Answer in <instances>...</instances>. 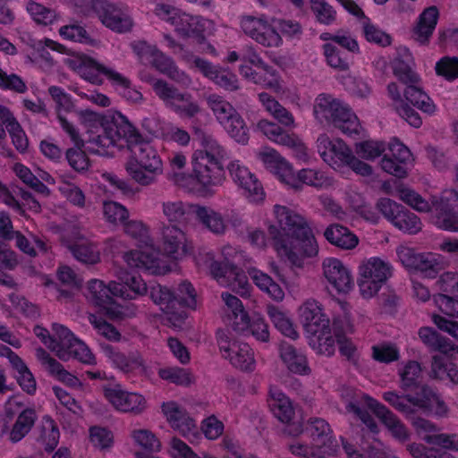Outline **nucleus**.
Returning a JSON list of instances; mask_svg holds the SVG:
<instances>
[{"mask_svg":"<svg viewBox=\"0 0 458 458\" xmlns=\"http://www.w3.org/2000/svg\"><path fill=\"white\" fill-rule=\"evenodd\" d=\"M126 147L131 152V157L125 165L129 175L142 186L155 183L164 172L157 150L143 138L135 126Z\"/></svg>","mask_w":458,"mask_h":458,"instance_id":"nucleus-1","label":"nucleus"},{"mask_svg":"<svg viewBox=\"0 0 458 458\" xmlns=\"http://www.w3.org/2000/svg\"><path fill=\"white\" fill-rule=\"evenodd\" d=\"M74 69L82 79L93 85H103L105 77L128 101L138 103L143 99L142 94L132 86L127 77L91 56H80L75 62Z\"/></svg>","mask_w":458,"mask_h":458,"instance_id":"nucleus-2","label":"nucleus"},{"mask_svg":"<svg viewBox=\"0 0 458 458\" xmlns=\"http://www.w3.org/2000/svg\"><path fill=\"white\" fill-rule=\"evenodd\" d=\"M52 330L56 338L51 336L48 330L41 326H35L34 334L47 345L56 356L68 360L71 358L77 359L85 364H95L96 358L87 345L76 338L73 334L63 325L54 323Z\"/></svg>","mask_w":458,"mask_h":458,"instance_id":"nucleus-3","label":"nucleus"},{"mask_svg":"<svg viewBox=\"0 0 458 458\" xmlns=\"http://www.w3.org/2000/svg\"><path fill=\"white\" fill-rule=\"evenodd\" d=\"M131 131H134V125L129 120L118 113L110 121L102 123L94 130L88 131L89 137L88 150L90 153L105 156L108 154L110 147L126 146Z\"/></svg>","mask_w":458,"mask_h":458,"instance_id":"nucleus-4","label":"nucleus"},{"mask_svg":"<svg viewBox=\"0 0 458 458\" xmlns=\"http://www.w3.org/2000/svg\"><path fill=\"white\" fill-rule=\"evenodd\" d=\"M315 118L322 124H332L344 134H358L360 128L358 117L352 110L331 95L320 94L313 107Z\"/></svg>","mask_w":458,"mask_h":458,"instance_id":"nucleus-5","label":"nucleus"},{"mask_svg":"<svg viewBox=\"0 0 458 458\" xmlns=\"http://www.w3.org/2000/svg\"><path fill=\"white\" fill-rule=\"evenodd\" d=\"M268 234L277 253L286 257L293 263H295L300 256L313 257L318 252V246L310 225L306 233L284 237L278 227L271 225L268 227Z\"/></svg>","mask_w":458,"mask_h":458,"instance_id":"nucleus-6","label":"nucleus"},{"mask_svg":"<svg viewBox=\"0 0 458 458\" xmlns=\"http://www.w3.org/2000/svg\"><path fill=\"white\" fill-rule=\"evenodd\" d=\"M150 84L155 94L165 106L180 116L192 118L200 113V106L191 99V94L182 93L163 79H152Z\"/></svg>","mask_w":458,"mask_h":458,"instance_id":"nucleus-7","label":"nucleus"},{"mask_svg":"<svg viewBox=\"0 0 458 458\" xmlns=\"http://www.w3.org/2000/svg\"><path fill=\"white\" fill-rule=\"evenodd\" d=\"M358 285L360 294L373 297L392 275V267L379 258H370L359 267Z\"/></svg>","mask_w":458,"mask_h":458,"instance_id":"nucleus-8","label":"nucleus"},{"mask_svg":"<svg viewBox=\"0 0 458 458\" xmlns=\"http://www.w3.org/2000/svg\"><path fill=\"white\" fill-rule=\"evenodd\" d=\"M216 338L223 357L228 359L233 367L243 371L254 369V353L248 344L240 343L231 332L221 329L216 332Z\"/></svg>","mask_w":458,"mask_h":458,"instance_id":"nucleus-9","label":"nucleus"},{"mask_svg":"<svg viewBox=\"0 0 458 458\" xmlns=\"http://www.w3.org/2000/svg\"><path fill=\"white\" fill-rule=\"evenodd\" d=\"M90 8L103 25L115 32H128L132 28L133 22L129 13L114 2L91 0Z\"/></svg>","mask_w":458,"mask_h":458,"instance_id":"nucleus-10","label":"nucleus"},{"mask_svg":"<svg viewBox=\"0 0 458 458\" xmlns=\"http://www.w3.org/2000/svg\"><path fill=\"white\" fill-rule=\"evenodd\" d=\"M433 221L441 229L458 232V192L445 191L440 197H432Z\"/></svg>","mask_w":458,"mask_h":458,"instance_id":"nucleus-11","label":"nucleus"},{"mask_svg":"<svg viewBox=\"0 0 458 458\" xmlns=\"http://www.w3.org/2000/svg\"><path fill=\"white\" fill-rule=\"evenodd\" d=\"M241 28L247 36L263 47H277L282 44L281 36L264 15L242 16Z\"/></svg>","mask_w":458,"mask_h":458,"instance_id":"nucleus-12","label":"nucleus"},{"mask_svg":"<svg viewBox=\"0 0 458 458\" xmlns=\"http://www.w3.org/2000/svg\"><path fill=\"white\" fill-rule=\"evenodd\" d=\"M301 432L306 434L310 439L312 445L320 449L328 455L334 454L337 451V441L333 436V431L327 420L322 418H310L303 423Z\"/></svg>","mask_w":458,"mask_h":458,"instance_id":"nucleus-13","label":"nucleus"},{"mask_svg":"<svg viewBox=\"0 0 458 458\" xmlns=\"http://www.w3.org/2000/svg\"><path fill=\"white\" fill-rule=\"evenodd\" d=\"M191 295L187 299H174V293L169 288L160 284L152 285L149 288V297L161 310L168 314L169 320L183 321L187 314L184 310H177V307L192 306L194 301Z\"/></svg>","mask_w":458,"mask_h":458,"instance_id":"nucleus-14","label":"nucleus"},{"mask_svg":"<svg viewBox=\"0 0 458 458\" xmlns=\"http://www.w3.org/2000/svg\"><path fill=\"white\" fill-rule=\"evenodd\" d=\"M227 169L232 180L243 191L244 196L250 202L258 203L264 199L265 193L261 183L247 166L235 160L228 165Z\"/></svg>","mask_w":458,"mask_h":458,"instance_id":"nucleus-15","label":"nucleus"},{"mask_svg":"<svg viewBox=\"0 0 458 458\" xmlns=\"http://www.w3.org/2000/svg\"><path fill=\"white\" fill-rule=\"evenodd\" d=\"M192 160L193 173L197 181L206 189L222 185L225 179L222 160H211L202 154Z\"/></svg>","mask_w":458,"mask_h":458,"instance_id":"nucleus-16","label":"nucleus"},{"mask_svg":"<svg viewBox=\"0 0 458 458\" xmlns=\"http://www.w3.org/2000/svg\"><path fill=\"white\" fill-rule=\"evenodd\" d=\"M323 276L338 293H348L354 286L350 270L335 258H327L322 263Z\"/></svg>","mask_w":458,"mask_h":458,"instance_id":"nucleus-17","label":"nucleus"},{"mask_svg":"<svg viewBox=\"0 0 458 458\" xmlns=\"http://www.w3.org/2000/svg\"><path fill=\"white\" fill-rule=\"evenodd\" d=\"M301 321L305 330L313 335L329 332V318L323 313L321 305L313 299L307 300L299 309Z\"/></svg>","mask_w":458,"mask_h":458,"instance_id":"nucleus-18","label":"nucleus"},{"mask_svg":"<svg viewBox=\"0 0 458 458\" xmlns=\"http://www.w3.org/2000/svg\"><path fill=\"white\" fill-rule=\"evenodd\" d=\"M88 298L107 312V307L113 304L114 296L121 298H131L132 295L127 293L126 285L120 283L111 282L108 286L100 280H91L88 286Z\"/></svg>","mask_w":458,"mask_h":458,"instance_id":"nucleus-19","label":"nucleus"},{"mask_svg":"<svg viewBox=\"0 0 458 458\" xmlns=\"http://www.w3.org/2000/svg\"><path fill=\"white\" fill-rule=\"evenodd\" d=\"M102 350L112 365L123 373L140 371L146 374L148 367L139 352L124 353L111 344H103Z\"/></svg>","mask_w":458,"mask_h":458,"instance_id":"nucleus-20","label":"nucleus"},{"mask_svg":"<svg viewBox=\"0 0 458 458\" xmlns=\"http://www.w3.org/2000/svg\"><path fill=\"white\" fill-rule=\"evenodd\" d=\"M317 148L320 157L334 169L344 165L352 150L339 139L330 140L327 134H321L317 140Z\"/></svg>","mask_w":458,"mask_h":458,"instance_id":"nucleus-21","label":"nucleus"},{"mask_svg":"<svg viewBox=\"0 0 458 458\" xmlns=\"http://www.w3.org/2000/svg\"><path fill=\"white\" fill-rule=\"evenodd\" d=\"M361 398L366 402L367 405L374 411L377 417L388 428L392 436L401 443H405L410 438V434L404 424L384 404L377 400L362 395Z\"/></svg>","mask_w":458,"mask_h":458,"instance_id":"nucleus-22","label":"nucleus"},{"mask_svg":"<svg viewBox=\"0 0 458 458\" xmlns=\"http://www.w3.org/2000/svg\"><path fill=\"white\" fill-rule=\"evenodd\" d=\"M105 397L113 406L123 412L140 413L146 406L145 398L137 394L124 391L120 386L104 389Z\"/></svg>","mask_w":458,"mask_h":458,"instance_id":"nucleus-23","label":"nucleus"},{"mask_svg":"<svg viewBox=\"0 0 458 458\" xmlns=\"http://www.w3.org/2000/svg\"><path fill=\"white\" fill-rule=\"evenodd\" d=\"M160 241L166 256L179 259L186 254V236L182 226L163 224L160 227Z\"/></svg>","mask_w":458,"mask_h":458,"instance_id":"nucleus-24","label":"nucleus"},{"mask_svg":"<svg viewBox=\"0 0 458 458\" xmlns=\"http://www.w3.org/2000/svg\"><path fill=\"white\" fill-rule=\"evenodd\" d=\"M274 213L280 227L278 229L284 237H294L298 233L308 232L307 220L296 211L285 206L276 205Z\"/></svg>","mask_w":458,"mask_h":458,"instance_id":"nucleus-25","label":"nucleus"},{"mask_svg":"<svg viewBox=\"0 0 458 458\" xmlns=\"http://www.w3.org/2000/svg\"><path fill=\"white\" fill-rule=\"evenodd\" d=\"M62 243L81 263L96 264L100 260L99 251L97 247L78 232L72 233V239H68L66 235H64L62 237Z\"/></svg>","mask_w":458,"mask_h":458,"instance_id":"nucleus-26","label":"nucleus"},{"mask_svg":"<svg viewBox=\"0 0 458 458\" xmlns=\"http://www.w3.org/2000/svg\"><path fill=\"white\" fill-rule=\"evenodd\" d=\"M162 411L172 428L178 430L183 437L195 436L198 429L195 420L179 404L175 402L164 403Z\"/></svg>","mask_w":458,"mask_h":458,"instance_id":"nucleus-27","label":"nucleus"},{"mask_svg":"<svg viewBox=\"0 0 458 458\" xmlns=\"http://www.w3.org/2000/svg\"><path fill=\"white\" fill-rule=\"evenodd\" d=\"M149 63L159 72L167 76L177 84L184 88H188L191 85L192 81L191 77L185 72L179 69L174 61L158 48L155 51Z\"/></svg>","mask_w":458,"mask_h":458,"instance_id":"nucleus-28","label":"nucleus"},{"mask_svg":"<svg viewBox=\"0 0 458 458\" xmlns=\"http://www.w3.org/2000/svg\"><path fill=\"white\" fill-rule=\"evenodd\" d=\"M257 129L277 144L295 148L300 152L304 150V145L295 134H289L273 122L266 119L260 120L257 123Z\"/></svg>","mask_w":458,"mask_h":458,"instance_id":"nucleus-29","label":"nucleus"},{"mask_svg":"<svg viewBox=\"0 0 458 458\" xmlns=\"http://www.w3.org/2000/svg\"><path fill=\"white\" fill-rule=\"evenodd\" d=\"M195 139L200 143L202 149L193 153L192 160H197L200 153L211 160H223L226 155L225 149L215 137L202 128L196 127L193 130Z\"/></svg>","mask_w":458,"mask_h":458,"instance_id":"nucleus-30","label":"nucleus"},{"mask_svg":"<svg viewBox=\"0 0 458 458\" xmlns=\"http://www.w3.org/2000/svg\"><path fill=\"white\" fill-rule=\"evenodd\" d=\"M439 13L436 6H429L419 15L416 26L412 30L413 38L420 44H427L437 24Z\"/></svg>","mask_w":458,"mask_h":458,"instance_id":"nucleus-31","label":"nucleus"},{"mask_svg":"<svg viewBox=\"0 0 458 458\" xmlns=\"http://www.w3.org/2000/svg\"><path fill=\"white\" fill-rule=\"evenodd\" d=\"M196 206H191L181 200H167L162 203V212L172 225L183 226L191 218Z\"/></svg>","mask_w":458,"mask_h":458,"instance_id":"nucleus-32","label":"nucleus"},{"mask_svg":"<svg viewBox=\"0 0 458 458\" xmlns=\"http://www.w3.org/2000/svg\"><path fill=\"white\" fill-rule=\"evenodd\" d=\"M279 350L282 360L292 373L298 375H309L310 373L306 356L294 346L283 342Z\"/></svg>","mask_w":458,"mask_h":458,"instance_id":"nucleus-33","label":"nucleus"},{"mask_svg":"<svg viewBox=\"0 0 458 458\" xmlns=\"http://www.w3.org/2000/svg\"><path fill=\"white\" fill-rule=\"evenodd\" d=\"M415 395L406 394L407 401L413 406L424 409H433L437 406L436 412L443 415L446 412V406L441 401L438 395L428 386L420 383V387L416 390Z\"/></svg>","mask_w":458,"mask_h":458,"instance_id":"nucleus-34","label":"nucleus"},{"mask_svg":"<svg viewBox=\"0 0 458 458\" xmlns=\"http://www.w3.org/2000/svg\"><path fill=\"white\" fill-rule=\"evenodd\" d=\"M325 238L333 245L343 250H352L359 243L358 237L347 227L334 224L324 232Z\"/></svg>","mask_w":458,"mask_h":458,"instance_id":"nucleus-35","label":"nucleus"},{"mask_svg":"<svg viewBox=\"0 0 458 458\" xmlns=\"http://www.w3.org/2000/svg\"><path fill=\"white\" fill-rule=\"evenodd\" d=\"M123 259L131 268L156 272L158 267L157 254L149 250H131L123 255Z\"/></svg>","mask_w":458,"mask_h":458,"instance_id":"nucleus-36","label":"nucleus"},{"mask_svg":"<svg viewBox=\"0 0 458 458\" xmlns=\"http://www.w3.org/2000/svg\"><path fill=\"white\" fill-rule=\"evenodd\" d=\"M210 272L216 278L227 277L238 282L239 286L242 288L241 294L248 293L249 283L244 273L236 266L230 263L223 264L218 261H213L210 264Z\"/></svg>","mask_w":458,"mask_h":458,"instance_id":"nucleus-37","label":"nucleus"},{"mask_svg":"<svg viewBox=\"0 0 458 458\" xmlns=\"http://www.w3.org/2000/svg\"><path fill=\"white\" fill-rule=\"evenodd\" d=\"M394 74L404 84H419L420 78L412 69V57L408 50L393 62Z\"/></svg>","mask_w":458,"mask_h":458,"instance_id":"nucleus-38","label":"nucleus"},{"mask_svg":"<svg viewBox=\"0 0 458 458\" xmlns=\"http://www.w3.org/2000/svg\"><path fill=\"white\" fill-rule=\"evenodd\" d=\"M268 406L280 421L284 423L290 422L294 415L293 407L289 398L278 390H270V398Z\"/></svg>","mask_w":458,"mask_h":458,"instance_id":"nucleus-39","label":"nucleus"},{"mask_svg":"<svg viewBox=\"0 0 458 458\" xmlns=\"http://www.w3.org/2000/svg\"><path fill=\"white\" fill-rule=\"evenodd\" d=\"M259 99L266 110L281 124L285 127H294V118L291 112L284 107L277 100L266 92L259 94Z\"/></svg>","mask_w":458,"mask_h":458,"instance_id":"nucleus-40","label":"nucleus"},{"mask_svg":"<svg viewBox=\"0 0 458 458\" xmlns=\"http://www.w3.org/2000/svg\"><path fill=\"white\" fill-rule=\"evenodd\" d=\"M205 99L208 107L221 125L239 113L229 101L218 94H209Z\"/></svg>","mask_w":458,"mask_h":458,"instance_id":"nucleus-41","label":"nucleus"},{"mask_svg":"<svg viewBox=\"0 0 458 458\" xmlns=\"http://www.w3.org/2000/svg\"><path fill=\"white\" fill-rule=\"evenodd\" d=\"M38 419L34 409L22 410L17 416L12 429L9 431V438L13 443H17L25 437L33 428Z\"/></svg>","mask_w":458,"mask_h":458,"instance_id":"nucleus-42","label":"nucleus"},{"mask_svg":"<svg viewBox=\"0 0 458 458\" xmlns=\"http://www.w3.org/2000/svg\"><path fill=\"white\" fill-rule=\"evenodd\" d=\"M333 329L341 354L348 360L352 359L356 348L351 340L345 336V334L352 332L351 324L346 318L335 320Z\"/></svg>","mask_w":458,"mask_h":458,"instance_id":"nucleus-43","label":"nucleus"},{"mask_svg":"<svg viewBox=\"0 0 458 458\" xmlns=\"http://www.w3.org/2000/svg\"><path fill=\"white\" fill-rule=\"evenodd\" d=\"M194 214L198 220L213 233L221 235L225 233L226 225L220 213L207 207L196 206Z\"/></svg>","mask_w":458,"mask_h":458,"instance_id":"nucleus-44","label":"nucleus"},{"mask_svg":"<svg viewBox=\"0 0 458 458\" xmlns=\"http://www.w3.org/2000/svg\"><path fill=\"white\" fill-rule=\"evenodd\" d=\"M221 297L226 306L232 310L233 316L232 327L233 331L238 333L244 332L249 325V316L244 310L242 301L229 293H222Z\"/></svg>","mask_w":458,"mask_h":458,"instance_id":"nucleus-45","label":"nucleus"},{"mask_svg":"<svg viewBox=\"0 0 458 458\" xmlns=\"http://www.w3.org/2000/svg\"><path fill=\"white\" fill-rule=\"evenodd\" d=\"M419 336L425 345L433 351L449 354L454 351V345L431 327H421Z\"/></svg>","mask_w":458,"mask_h":458,"instance_id":"nucleus-46","label":"nucleus"},{"mask_svg":"<svg viewBox=\"0 0 458 458\" xmlns=\"http://www.w3.org/2000/svg\"><path fill=\"white\" fill-rule=\"evenodd\" d=\"M405 99L413 106L427 114H433L436 106L428 94L418 84H409L404 89Z\"/></svg>","mask_w":458,"mask_h":458,"instance_id":"nucleus-47","label":"nucleus"},{"mask_svg":"<svg viewBox=\"0 0 458 458\" xmlns=\"http://www.w3.org/2000/svg\"><path fill=\"white\" fill-rule=\"evenodd\" d=\"M250 276L255 284L263 292H266L275 301H282L284 293L281 286L273 281V279L267 274L252 268L249 271Z\"/></svg>","mask_w":458,"mask_h":458,"instance_id":"nucleus-48","label":"nucleus"},{"mask_svg":"<svg viewBox=\"0 0 458 458\" xmlns=\"http://www.w3.org/2000/svg\"><path fill=\"white\" fill-rule=\"evenodd\" d=\"M401 387L404 391H415L421 383L422 372L420 364L415 360H409L400 372Z\"/></svg>","mask_w":458,"mask_h":458,"instance_id":"nucleus-49","label":"nucleus"},{"mask_svg":"<svg viewBox=\"0 0 458 458\" xmlns=\"http://www.w3.org/2000/svg\"><path fill=\"white\" fill-rule=\"evenodd\" d=\"M267 314L274 326L285 336L291 339H296L298 333L293 327L291 320L277 307L268 305L267 307Z\"/></svg>","mask_w":458,"mask_h":458,"instance_id":"nucleus-50","label":"nucleus"},{"mask_svg":"<svg viewBox=\"0 0 458 458\" xmlns=\"http://www.w3.org/2000/svg\"><path fill=\"white\" fill-rule=\"evenodd\" d=\"M226 132L238 143L245 145L248 143L250 135L249 129L242 115L237 113L234 116L228 119V122L223 123Z\"/></svg>","mask_w":458,"mask_h":458,"instance_id":"nucleus-51","label":"nucleus"},{"mask_svg":"<svg viewBox=\"0 0 458 458\" xmlns=\"http://www.w3.org/2000/svg\"><path fill=\"white\" fill-rule=\"evenodd\" d=\"M59 429L55 420L50 416H44L42 419L40 438L45 445V450L52 452L59 441Z\"/></svg>","mask_w":458,"mask_h":458,"instance_id":"nucleus-52","label":"nucleus"},{"mask_svg":"<svg viewBox=\"0 0 458 458\" xmlns=\"http://www.w3.org/2000/svg\"><path fill=\"white\" fill-rule=\"evenodd\" d=\"M361 26L363 35L367 41L380 47H387L391 44L390 35L372 23L369 18L364 16L361 21Z\"/></svg>","mask_w":458,"mask_h":458,"instance_id":"nucleus-53","label":"nucleus"},{"mask_svg":"<svg viewBox=\"0 0 458 458\" xmlns=\"http://www.w3.org/2000/svg\"><path fill=\"white\" fill-rule=\"evenodd\" d=\"M395 219L394 225L403 233L415 234L422 229L420 218L404 207Z\"/></svg>","mask_w":458,"mask_h":458,"instance_id":"nucleus-54","label":"nucleus"},{"mask_svg":"<svg viewBox=\"0 0 458 458\" xmlns=\"http://www.w3.org/2000/svg\"><path fill=\"white\" fill-rule=\"evenodd\" d=\"M295 178H298L299 182L296 185L293 186L294 190H301L303 183L315 188H322L328 183L325 174L315 169H301L298 172Z\"/></svg>","mask_w":458,"mask_h":458,"instance_id":"nucleus-55","label":"nucleus"},{"mask_svg":"<svg viewBox=\"0 0 458 458\" xmlns=\"http://www.w3.org/2000/svg\"><path fill=\"white\" fill-rule=\"evenodd\" d=\"M322 47L327 63L329 66L342 72L349 69L347 55L336 46L332 43H326Z\"/></svg>","mask_w":458,"mask_h":458,"instance_id":"nucleus-56","label":"nucleus"},{"mask_svg":"<svg viewBox=\"0 0 458 458\" xmlns=\"http://www.w3.org/2000/svg\"><path fill=\"white\" fill-rule=\"evenodd\" d=\"M442 269L440 258L436 254L428 252L421 253L415 270L420 272L426 277L435 278Z\"/></svg>","mask_w":458,"mask_h":458,"instance_id":"nucleus-57","label":"nucleus"},{"mask_svg":"<svg viewBox=\"0 0 458 458\" xmlns=\"http://www.w3.org/2000/svg\"><path fill=\"white\" fill-rule=\"evenodd\" d=\"M158 376L164 380L179 386H190L193 382V377L187 369L176 366L160 369Z\"/></svg>","mask_w":458,"mask_h":458,"instance_id":"nucleus-58","label":"nucleus"},{"mask_svg":"<svg viewBox=\"0 0 458 458\" xmlns=\"http://www.w3.org/2000/svg\"><path fill=\"white\" fill-rule=\"evenodd\" d=\"M399 198L407 205L419 212H433L432 202L429 203L415 191L409 188L398 190Z\"/></svg>","mask_w":458,"mask_h":458,"instance_id":"nucleus-59","label":"nucleus"},{"mask_svg":"<svg viewBox=\"0 0 458 458\" xmlns=\"http://www.w3.org/2000/svg\"><path fill=\"white\" fill-rule=\"evenodd\" d=\"M60 36L67 40L92 45L93 39L81 25L77 23L62 26L59 29Z\"/></svg>","mask_w":458,"mask_h":458,"instance_id":"nucleus-60","label":"nucleus"},{"mask_svg":"<svg viewBox=\"0 0 458 458\" xmlns=\"http://www.w3.org/2000/svg\"><path fill=\"white\" fill-rule=\"evenodd\" d=\"M310 7L317 21L322 24H332L336 19V12L325 0H310Z\"/></svg>","mask_w":458,"mask_h":458,"instance_id":"nucleus-61","label":"nucleus"},{"mask_svg":"<svg viewBox=\"0 0 458 458\" xmlns=\"http://www.w3.org/2000/svg\"><path fill=\"white\" fill-rule=\"evenodd\" d=\"M26 9L32 19L38 24L48 25L55 19V13L53 10L34 1H30L27 4Z\"/></svg>","mask_w":458,"mask_h":458,"instance_id":"nucleus-62","label":"nucleus"},{"mask_svg":"<svg viewBox=\"0 0 458 458\" xmlns=\"http://www.w3.org/2000/svg\"><path fill=\"white\" fill-rule=\"evenodd\" d=\"M17 176L35 191L43 195L49 194V189L31 171L23 165H17L15 167Z\"/></svg>","mask_w":458,"mask_h":458,"instance_id":"nucleus-63","label":"nucleus"},{"mask_svg":"<svg viewBox=\"0 0 458 458\" xmlns=\"http://www.w3.org/2000/svg\"><path fill=\"white\" fill-rule=\"evenodd\" d=\"M288 450L292 454L299 456L300 458H328L320 449L312 444L309 445L294 441L288 445Z\"/></svg>","mask_w":458,"mask_h":458,"instance_id":"nucleus-64","label":"nucleus"}]
</instances>
